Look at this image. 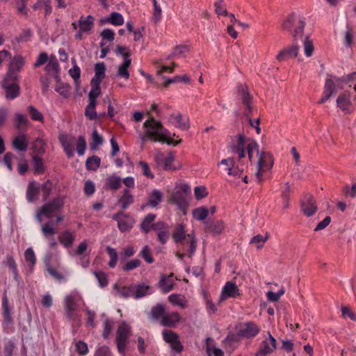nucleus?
I'll list each match as a JSON object with an SVG mask.
<instances>
[{
  "mask_svg": "<svg viewBox=\"0 0 356 356\" xmlns=\"http://www.w3.org/2000/svg\"><path fill=\"white\" fill-rule=\"evenodd\" d=\"M105 186L111 190L116 191L121 188V178L113 174L106 178L105 181Z\"/></svg>",
  "mask_w": 356,
  "mask_h": 356,
  "instance_id": "nucleus-35",
  "label": "nucleus"
},
{
  "mask_svg": "<svg viewBox=\"0 0 356 356\" xmlns=\"http://www.w3.org/2000/svg\"><path fill=\"white\" fill-rule=\"evenodd\" d=\"M239 95L241 97L243 104L245 107L244 115L246 117H249L252 112V108L251 107L252 97L249 92L243 86H241V89L239 90Z\"/></svg>",
  "mask_w": 356,
  "mask_h": 356,
  "instance_id": "nucleus-24",
  "label": "nucleus"
},
{
  "mask_svg": "<svg viewBox=\"0 0 356 356\" xmlns=\"http://www.w3.org/2000/svg\"><path fill=\"white\" fill-rule=\"evenodd\" d=\"M16 79L7 76L2 83V88L4 90L5 98L7 100H13L20 95V87Z\"/></svg>",
  "mask_w": 356,
  "mask_h": 356,
  "instance_id": "nucleus-8",
  "label": "nucleus"
},
{
  "mask_svg": "<svg viewBox=\"0 0 356 356\" xmlns=\"http://www.w3.org/2000/svg\"><path fill=\"white\" fill-rule=\"evenodd\" d=\"M64 205L63 198L60 197L53 199L51 202L44 204L37 212L36 218L41 222V216H44L47 218H51L53 214L58 212Z\"/></svg>",
  "mask_w": 356,
  "mask_h": 356,
  "instance_id": "nucleus-6",
  "label": "nucleus"
},
{
  "mask_svg": "<svg viewBox=\"0 0 356 356\" xmlns=\"http://www.w3.org/2000/svg\"><path fill=\"white\" fill-rule=\"evenodd\" d=\"M24 258L26 261L28 263V266L31 268H33L36 262V257L34 251L31 248L26 250L24 252Z\"/></svg>",
  "mask_w": 356,
  "mask_h": 356,
  "instance_id": "nucleus-55",
  "label": "nucleus"
},
{
  "mask_svg": "<svg viewBox=\"0 0 356 356\" xmlns=\"http://www.w3.org/2000/svg\"><path fill=\"white\" fill-rule=\"evenodd\" d=\"M24 65V59L22 56H14L10 63L8 76L12 78L13 79H17V73L21 70Z\"/></svg>",
  "mask_w": 356,
  "mask_h": 356,
  "instance_id": "nucleus-17",
  "label": "nucleus"
},
{
  "mask_svg": "<svg viewBox=\"0 0 356 356\" xmlns=\"http://www.w3.org/2000/svg\"><path fill=\"white\" fill-rule=\"evenodd\" d=\"M130 54H124V60L123 63L119 65L116 76L123 78L125 80L129 79L130 74L128 71V68L131 63V59L129 58Z\"/></svg>",
  "mask_w": 356,
  "mask_h": 356,
  "instance_id": "nucleus-25",
  "label": "nucleus"
},
{
  "mask_svg": "<svg viewBox=\"0 0 356 356\" xmlns=\"http://www.w3.org/2000/svg\"><path fill=\"white\" fill-rule=\"evenodd\" d=\"M134 202V196L128 188L122 191V196L118 200L122 209H127Z\"/></svg>",
  "mask_w": 356,
  "mask_h": 356,
  "instance_id": "nucleus-30",
  "label": "nucleus"
},
{
  "mask_svg": "<svg viewBox=\"0 0 356 356\" xmlns=\"http://www.w3.org/2000/svg\"><path fill=\"white\" fill-rule=\"evenodd\" d=\"M59 140L63 147H69L73 146L75 138L73 136L63 134L59 136Z\"/></svg>",
  "mask_w": 356,
  "mask_h": 356,
  "instance_id": "nucleus-61",
  "label": "nucleus"
},
{
  "mask_svg": "<svg viewBox=\"0 0 356 356\" xmlns=\"http://www.w3.org/2000/svg\"><path fill=\"white\" fill-rule=\"evenodd\" d=\"M95 18L92 15L81 16L77 22H73L72 26L74 29L81 30V32L89 33L93 28Z\"/></svg>",
  "mask_w": 356,
  "mask_h": 356,
  "instance_id": "nucleus-14",
  "label": "nucleus"
},
{
  "mask_svg": "<svg viewBox=\"0 0 356 356\" xmlns=\"http://www.w3.org/2000/svg\"><path fill=\"white\" fill-rule=\"evenodd\" d=\"M65 316L68 321H72L79 318L77 313L76 298L73 295L66 296L64 300Z\"/></svg>",
  "mask_w": 356,
  "mask_h": 356,
  "instance_id": "nucleus-7",
  "label": "nucleus"
},
{
  "mask_svg": "<svg viewBox=\"0 0 356 356\" xmlns=\"http://www.w3.org/2000/svg\"><path fill=\"white\" fill-rule=\"evenodd\" d=\"M337 106L345 113L353 111V105L349 93H342L337 99Z\"/></svg>",
  "mask_w": 356,
  "mask_h": 356,
  "instance_id": "nucleus-20",
  "label": "nucleus"
},
{
  "mask_svg": "<svg viewBox=\"0 0 356 356\" xmlns=\"http://www.w3.org/2000/svg\"><path fill=\"white\" fill-rule=\"evenodd\" d=\"M97 102L90 101L85 109V115L90 120H95L97 118V113L95 111Z\"/></svg>",
  "mask_w": 356,
  "mask_h": 356,
  "instance_id": "nucleus-51",
  "label": "nucleus"
},
{
  "mask_svg": "<svg viewBox=\"0 0 356 356\" xmlns=\"http://www.w3.org/2000/svg\"><path fill=\"white\" fill-rule=\"evenodd\" d=\"M181 316L179 313L165 312L164 316L160 321V324L164 327H175L180 321Z\"/></svg>",
  "mask_w": 356,
  "mask_h": 356,
  "instance_id": "nucleus-19",
  "label": "nucleus"
},
{
  "mask_svg": "<svg viewBox=\"0 0 356 356\" xmlns=\"http://www.w3.org/2000/svg\"><path fill=\"white\" fill-rule=\"evenodd\" d=\"M90 85L91 90L88 94L89 102L93 101V102H97L96 99L101 93L100 83L91 81Z\"/></svg>",
  "mask_w": 356,
  "mask_h": 356,
  "instance_id": "nucleus-44",
  "label": "nucleus"
},
{
  "mask_svg": "<svg viewBox=\"0 0 356 356\" xmlns=\"http://www.w3.org/2000/svg\"><path fill=\"white\" fill-rule=\"evenodd\" d=\"M101 159L99 156L93 155L87 159L86 167L89 170L95 171L100 165Z\"/></svg>",
  "mask_w": 356,
  "mask_h": 356,
  "instance_id": "nucleus-41",
  "label": "nucleus"
},
{
  "mask_svg": "<svg viewBox=\"0 0 356 356\" xmlns=\"http://www.w3.org/2000/svg\"><path fill=\"white\" fill-rule=\"evenodd\" d=\"M189 47L186 45H179L177 46L173 52L172 53V56H177V57H184L185 54L188 52Z\"/></svg>",
  "mask_w": 356,
  "mask_h": 356,
  "instance_id": "nucleus-63",
  "label": "nucleus"
},
{
  "mask_svg": "<svg viewBox=\"0 0 356 356\" xmlns=\"http://www.w3.org/2000/svg\"><path fill=\"white\" fill-rule=\"evenodd\" d=\"M133 287L134 288L133 297L136 299L145 296L148 293V291L149 289V286L144 284H140Z\"/></svg>",
  "mask_w": 356,
  "mask_h": 356,
  "instance_id": "nucleus-43",
  "label": "nucleus"
},
{
  "mask_svg": "<svg viewBox=\"0 0 356 356\" xmlns=\"http://www.w3.org/2000/svg\"><path fill=\"white\" fill-rule=\"evenodd\" d=\"M229 149L232 154L237 156L239 161L245 157L247 152L249 161L252 163L255 161L254 154L256 155L257 160L255 177L259 183L264 180V173L270 170L273 165V156L269 152H260L257 143L246 138L243 134L235 136V140H232Z\"/></svg>",
  "mask_w": 356,
  "mask_h": 356,
  "instance_id": "nucleus-1",
  "label": "nucleus"
},
{
  "mask_svg": "<svg viewBox=\"0 0 356 356\" xmlns=\"http://www.w3.org/2000/svg\"><path fill=\"white\" fill-rule=\"evenodd\" d=\"M32 159L34 172L38 175L42 174L45 170L42 159L37 155H33Z\"/></svg>",
  "mask_w": 356,
  "mask_h": 356,
  "instance_id": "nucleus-42",
  "label": "nucleus"
},
{
  "mask_svg": "<svg viewBox=\"0 0 356 356\" xmlns=\"http://www.w3.org/2000/svg\"><path fill=\"white\" fill-rule=\"evenodd\" d=\"M165 312V307L163 305L157 304L152 308L150 311V316L154 320L161 321Z\"/></svg>",
  "mask_w": 356,
  "mask_h": 356,
  "instance_id": "nucleus-39",
  "label": "nucleus"
},
{
  "mask_svg": "<svg viewBox=\"0 0 356 356\" xmlns=\"http://www.w3.org/2000/svg\"><path fill=\"white\" fill-rule=\"evenodd\" d=\"M299 47L296 44L282 49L277 55V59L279 61L286 60L289 58H295L298 54Z\"/></svg>",
  "mask_w": 356,
  "mask_h": 356,
  "instance_id": "nucleus-22",
  "label": "nucleus"
},
{
  "mask_svg": "<svg viewBox=\"0 0 356 356\" xmlns=\"http://www.w3.org/2000/svg\"><path fill=\"white\" fill-rule=\"evenodd\" d=\"M259 330V327L254 322L249 321L238 326L237 334L240 337L250 339L257 335Z\"/></svg>",
  "mask_w": 356,
  "mask_h": 356,
  "instance_id": "nucleus-12",
  "label": "nucleus"
},
{
  "mask_svg": "<svg viewBox=\"0 0 356 356\" xmlns=\"http://www.w3.org/2000/svg\"><path fill=\"white\" fill-rule=\"evenodd\" d=\"M39 193V186L35 181L29 183L26 189V200L29 202H34Z\"/></svg>",
  "mask_w": 356,
  "mask_h": 356,
  "instance_id": "nucleus-33",
  "label": "nucleus"
},
{
  "mask_svg": "<svg viewBox=\"0 0 356 356\" xmlns=\"http://www.w3.org/2000/svg\"><path fill=\"white\" fill-rule=\"evenodd\" d=\"M239 295L237 285L231 282H227L222 287L219 301L221 302L229 298H235Z\"/></svg>",
  "mask_w": 356,
  "mask_h": 356,
  "instance_id": "nucleus-18",
  "label": "nucleus"
},
{
  "mask_svg": "<svg viewBox=\"0 0 356 356\" xmlns=\"http://www.w3.org/2000/svg\"><path fill=\"white\" fill-rule=\"evenodd\" d=\"M27 111L33 120L42 122L44 120V116L35 107L33 106H29L27 108Z\"/></svg>",
  "mask_w": 356,
  "mask_h": 356,
  "instance_id": "nucleus-54",
  "label": "nucleus"
},
{
  "mask_svg": "<svg viewBox=\"0 0 356 356\" xmlns=\"http://www.w3.org/2000/svg\"><path fill=\"white\" fill-rule=\"evenodd\" d=\"M171 118H173L176 121V127L182 129L186 130L188 128V124L187 121H184L182 118V115L181 114L177 115H172Z\"/></svg>",
  "mask_w": 356,
  "mask_h": 356,
  "instance_id": "nucleus-62",
  "label": "nucleus"
},
{
  "mask_svg": "<svg viewBox=\"0 0 356 356\" xmlns=\"http://www.w3.org/2000/svg\"><path fill=\"white\" fill-rule=\"evenodd\" d=\"M168 300L173 305L179 306L182 309L187 307V300L184 296L179 294H171L168 296Z\"/></svg>",
  "mask_w": 356,
  "mask_h": 356,
  "instance_id": "nucleus-37",
  "label": "nucleus"
},
{
  "mask_svg": "<svg viewBox=\"0 0 356 356\" xmlns=\"http://www.w3.org/2000/svg\"><path fill=\"white\" fill-rule=\"evenodd\" d=\"M106 250L110 258L109 262L108 264V266L111 268H113L115 267L118 259L117 251L115 248L110 246H107Z\"/></svg>",
  "mask_w": 356,
  "mask_h": 356,
  "instance_id": "nucleus-45",
  "label": "nucleus"
},
{
  "mask_svg": "<svg viewBox=\"0 0 356 356\" xmlns=\"http://www.w3.org/2000/svg\"><path fill=\"white\" fill-rule=\"evenodd\" d=\"M124 17L120 13L113 12L109 16L101 20L102 24L108 23L114 26H121L124 24Z\"/></svg>",
  "mask_w": 356,
  "mask_h": 356,
  "instance_id": "nucleus-28",
  "label": "nucleus"
},
{
  "mask_svg": "<svg viewBox=\"0 0 356 356\" xmlns=\"http://www.w3.org/2000/svg\"><path fill=\"white\" fill-rule=\"evenodd\" d=\"M192 213L195 219H196L197 220L202 221L205 220L206 218L207 217L209 210L206 207H200L193 209Z\"/></svg>",
  "mask_w": 356,
  "mask_h": 356,
  "instance_id": "nucleus-46",
  "label": "nucleus"
},
{
  "mask_svg": "<svg viewBox=\"0 0 356 356\" xmlns=\"http://www.w3.org/2000/svg\"><path fill=\"white\" fill-rule=\"evenodd\" d=\"M163 340L168 343L170 348L177 353H181L184 347L180 342L179 335L175 332L169 330H164L162 332Z\"/></svg>",
  "mask_w": 356,
  "mask_h": 356,
  "instance_id": "nucleus-11",
  "label": "nucleus"
},
{
  "mask_svg": "<svg viewBox=\"0 0 356 356\" xmlns=\"http://www.w3.org/2000/svg\"><path fill=\"white\" fill-rule=\"evenodd\" d=\"M33 149L37 154H43L45 152L44 141L37 138L33 143Z\"/></svg>",
  "mask_w": 356,
  "mask_h": 356,
  "instance_id": "nucleus-64",
  "label": "nucleus"
},
{
  "mask_svg": "<svg viewBox=\"0 0 356 356\" xmlns=\"http://www.w3.org/2000/svg\"><path fill=\"white\" fill-rule=\"evenodd\" d=\"M112 218L118 222V227L122 232H129L135 222L134 219L130 215L122 211L113 214Z\"/></svg>",
  "mask_w": 356,
  "mask_h": 356,
  "instance_id": "nucleus-9",
  "label": "nucleus"
},
{
  "mask_svg": "<svg viewBox=\"0 0 356 356\" xmlns=\"http://www.w3.org/2000/svg\"><path fill=\"white\" fill-rule=\"evenodd\" d=\"M106 65L104 63H97L95 65V75L91 81L101 83L105 78Z\"/></svg>",
  "mask_w": 356,
  "mask_h": 356,
  "instance_id": "nucleus-31",
  "label": "nucleus"
},
{
  "mask_svg": "<svg viewBox=\"0 0 356 356\" xmlns=\"http://www.w3.org/2000/svg\"><path fill=\"white\" fill-rule=\"evenodd\" d=\"M356 72L344 75L341 77L327 74V79H331L334 83V92L339 89H343V85L355 79Z\"/></svg>",
  "mask_w": 356,
  "mask_h": 356,
  "instance_id": "nucleus-21",
  "label": "nucleus"
},
{
  "mask_svg": "<svg viewBox=\"0 0 356 356\" xmlns=\"http://www.w3.org/2000/svg\"><path fill=\"white\" fill-rule=\"evenodd\" d=\"M103 143V138L99 134L97 130L95 129L92 133V141L90 144L91 149H96L99 146Z\"/></svg>",
  "mask_w": 356,
  "mask_h": 356,
  "instance_id": "nucleus-50",
  "label": "nucleus"
},
{
  "mask_svg": "<svg viewBox=\"0 0 356 356\" xmlns=\"http://www.w3.org/2000/svg\"><path fill=\"white\" fill-rule=\"evenodd\" d=\"M41 231L46 238H50L51 237H53L56 234V229L50 224V222H47L42 225Z\"/></svg>",
  "mask_w": 356,
  "mask_h": 356,
  "instance_id": "nucleus-56",
  "label": "nucleus"
},
{
  "mask_svg": "<svg viewBox=\"0 0 356 356\" xmlns=\"http://www.w3.org/2000/svg\"><path fill=\"white\" fill-rule=\"evenodd\" d=\"M13 147L19 152H25L28 148V142L24 134L17 136L13 139Z\"/></svg>",
  "mask_w": 356,
  "mask_h": 356,
  "instance_id": "nucleus-34",
  "label": "nucleus"
},
{
  "mask_svg": "<svg viewBox=\"0 0 356 356\" xmlns=\"http://www.w3.org/2000/svg\"><path fill=\"white\" fill-rule=\"evenodd\" d=\"M114 289L116 290L118 294L122 298L133 297L134 292V288L133 286L129 287H118L117 284L115 285Z\"/></svg>",
  "mask_w": 356,
  "mask_h": 356,
  "instance_id": "nucleus-49",
  "label": "nucleus"
},
{
  "mask_svg": "<svg viewBox=\"0 0 356 356\" xmlns=\"http://www.w3.org/2000/svg\"><path fill=\"white\" fill-rule=\"evenodd\" d=\"M268 239V236H263L261 234H257L252 238L250 241V243L254 244L257 248H261L263 247L264 244Z\"/></svg>",
  "mask_w": 356,
  "mask_h": 356,
  "instance_id": "nucleus-57",
  "label": "nucleus"
},
{
  "mask_svg": "<svg viewBox=\"0 0 356 356\" xmlns=\"http://www.w3.org/2000/svg\"><path fill=\"white\" fill-rule=\"evenodd\" d=\"M305 25L306 21L303 16L292 14L284 20L282 28L290 33L296 42L302 39Z\"/></svg>",
  "mask_w": 356,
  "mask_h": 356,
  "instance_id": "nucleus-4",
  "label": "nucleus"
},
{
  "mask_svg": "<svg viewBox=\"0 0 356 356\" xmlns=\"http://www.w3.org/2000/svg\"><path fill=\"white\" fill-rule=\"evenodd\" d=\"M182 245V250L189 257H193L196 251L197 241L194 235L188 234L187 240L184 243H179Z\"/></svg>",
  "mask_w": 356,
  "mask_h": 356,
  "instance_id": "nucleus-23",
  "label": "nucleus"
},
{
  "mask_svg": "<svg viewBox=\"0 0 356 356\" xmlns=\"http://www.w3.org/2000/svg\"><path fill=\"white\" fill-rule=\"evenodd\" d=\"M191 188L186 184H181L169 197V202L177 206L183 214H186L191 199Z\"/></svg>",
  "mask_w": 356,
  "mask_h": 356,
  "instance_id": "nucleus-3",
  "label": "nucleus"
},
{
  "mask_svg": "<svg viewBox=\"0 0 356 356\" xmlns=\"http://www.w3.org/2000/svg\"><path fill=\"white\" fill-rule=\"evenodd\" d=\"M276 346V339L268 332V338L261 341L255 356H267L274 351Z\"/></svg>",
  "mask_w": 356,
  "mask_h": 356,
  "instance_id": "nucleus-13",
  "label": "nucleus"
},
{
  "mask_svg": "<svg viewBox=\"0 0 356 356\" xmlns=\"http://www.w3.org/2000/svg\"><path fill=\"white\" fill-rule=\"evenodd\" d=\"M143 127L145 129V134L140 137L143 142L150 139L154 142L172 143L170 133L159 121L156 120L153 117H149L144 122Z\"/></svg>",
  "mask_w": 356,
  "mask_h": 356,
  "instance_id": "nucleus-2",
  "label": "nucleus"
},
{
  "mask_svg": "<svg viewBox=\"0 0 356 356\" xmlns=\"http://www.w3.org/2000/svg\"><path fill=\"white\" fill-rule=\"evenodd\" d=\"M302 40L303 42L304 53L307 57H310L314 50L313 42L307 35L304 38H302Z\"/></svg>",
  "mask_w": 356,
  "mask_h": 356,
  "instance_id": "nucleus-48",
  "label": "nucleus"
},
{
  "mask_svg": "<svg viewBox=\"0 0 356 356\" xmlns=\"http://www.w3.org/2000/svg\"><path fill=\"white\" fill-rule=\"evenodd\" d=\"M92 274L95 275L96 279L99 282V286L102 288L106 287L108 284V277L107 275L101 270H94L92 271Z\"/></svg>",
  "mask_w": 356,
  "mask_h": 356,
  "instance_id": "nucleus-47",
  "label": "nucleus"
},
{
  "mask_svg": "<svg viewBox=\"0 0 356 356\" xmlns=\"http://www.w3.org/2000/svg\"><path fill=\"white\" fill-rule=\"evenodd\" d=\"M156 218L154 213H148L143 220L140 224V229L145 233H148L152 229V225Z\"/></svg>",
  "mask_w": 356,
  "mask_h": 356,
  "instance_id": "nucleus-38",
  "label": "nucleus"
},
{
  "mask_svg": "<svg viewBox=\"0 0 356 356\" xmlns=\"http://www.w3.org/2000/svg\"><path fill=\"white\" fill-rule=\"evenodd\" d=\"M174 156L172 152H168L167 155H165L162 153H159L155 156V161L156 163L165 170L175 169L172 166Z\"/></svg>",
  "mask_w": 356,
  "mask_h": 356,
  "instance_id": "nucleus-16",
  "label": "nucleus"
},
{
  "mask_svg": "<svg viewBox=\"0 0 356 356\" xmlns=\"http://www.w3.org/2000/svg\"><path fill=\"white\" fill-rule=\"evenodd\" d=\"M163 193L158 189H154L148 196L147 202L142 206V208L149 207L154 208L162 201Z\"/></svg>",
  "mask_w": 356,
  "mask_h": 356,
  "instance_id": "nucleus-26",
  "label": "nucleus"
},
{
  "mask_svg": "<svg viewBox=\"0 0 356 356\" xmlns=\"http://www.w3.org/2000/svg\"><path fill=\"white\" fill-rule=\"evenodd\" d=\"M215 12L218 15H228L223 0H216L214 3Z\"/></svg>",
  "mask_w": 356,
  "mask_h": 356,
  "instance_id": "nucleus-59",
  "label": "nucleus"
},
{
  "mask_svg": "<svg viewBox=\"0 0 356 356\" xmlns=\"http://www.w3.org/2000/svg\"><path fill=\"white\" fill-rule=\"evenodd\" d=\"M29 124V120L27 117L22 113H15V127L17 129H19L22 127H26Z\"/></svg>",
  "mask_w": 356,
  "mask_h": 356,
  "instance_id": "nucleus-53",
  "label": "nucleus"
},
{
  "mask_svg": "<svg viewBox=\"0 0 356 356\" xmlns=\"http://www.w3.org/2000/svg\"><path fill=\"white\" fill-rule=\"evenodd\" d=\"M113 321L111 319L106 318L103 323V333L102 336L104 339L108 338L111 332L113 329Z\"/></svg>",
  "mask_w": 356,
  "mask_h": 356,
  "instance_id": "nucleus-58",
  "label": "nucleus"
},
{
  "mask_svg": "<svg viewBox=\"0 0 356 356\" xmlns=\"http://www.w3.org/2000/svg\"><path fill=\"white\" fill-rule=\"evenodd\" d=\"M205 232L214 236L220 235L225 229V223L220 220H209L204 222Z\"/></svg>",
  "mask_w": 356,
  "mask_h": 356,
  "instance_id": "nucleus-15",
  "label": "nucleus"
},
{
  "mask_svg": "<svg viewBox=\"0 0 356 356\" xmlns=\"http://www.w3.org/2000/svg\"><path fill=\"white\" fill-rule=\"evenodd\" d=\"M131 335V328L126 323H122L117 330L115 342L119 353L125 356V350Z\"/></svg>",
  "mask_w": 356,
  "mask_h": 356,
  "instance_id": "nucleus-5",
  "label": "nucleus"
},
{
  "mask_svg": "<svg viewBox=\"0 0 356 356\" xmlns=\"http://www.w3.org/2000/svg\"><path fill=\"white\" fill-rule=\"evenodd\" d=\"M86 148V142L83 136H80L76 142V151L79 156L84 154Z\"/></svg>",
  "mask_w": 356,
  "mask_h": 356,
  "instance_id": "nucleus-60",
  "label": "nucleus"
},
{
  "mask_svg": "<svg viewBox=\"0 0 356 356\" xmlns=\"http://www.w3.org/2000/svg\"><path fill=\"white\" fill-rule=\"evenodd\" d=\"M184 226L182 224L177 225L172 233V238L176 243H184L187 240Z\"/></svg>",
  "mask_w": 356,
  "mask_h": 356,
  "instance_id": "nucleus-29",
  "label": "nucleus"
},
{
  "mask_svg": "<svg viewBox=\"0 0 356 356\" xmlns=\"http://www.w3.org/2000/svg\"><path fill=\"white\" fill-rule=\"evenodd\" d=\"M58 240L65 248H70L74 241V236L72 232L68 230L62 232L59 236Z\"/></svg>",
  "mask_w": 356,
  "mask_h": 356,
  "instance_id": "nucleus-36",
  "label": "nucleus"
},
{
  "mask_svg": "<svg viewBox=\"0 0 356 356\" xmlns=\"http://www.w3.org/2000/svg\"><path fill=\"white\" fill-rule=\"evenodd\" d=\"M70 88L69 84L60 83L55 88V90L63 98H67L70 95Z\"/></svg>",
  "mask_w": 356,
  "mask_h": 356,
  "instance_id": "nucleus-52",
  "label": "nucleus"
},
{
  "mask_svg": "<svg viewBox=\"0 0 356 356\" xmlns=\"http://www.w3.org/2000/svg\"><path fill=\"white\" fill-rule=\"evenodd\" d=\"M333 93H334V83L331 79H326L324 86L323 95L318 102V104H323L327 102Z\"/></svg>",
  "mask_w": 356,
  "mask_h": 356,
  "instance_id": "nucleus-32",
  "label": "nucleus"
},
{
  "mask_svg": "<svg viewBox=\"0 0 356 356\" xmlns=\"http://www.w3.org/2000/svg\"><path fill=\"white\" fill-rule=\"evenodd\" d=\"M301 211L307 217L313 216L317 211L316 202L311 194H307L300 202Z\"/></svg>",
  "mask_w": 356,
  "mask_h": 356,
  "instance_id": "nucleus-10",
  "label": "nucleus"
},
{
  "mask_svg": "<svg viewBox=\"0 0 356 356\" xmlns=\"http://www.w3.org/2000/svg\"><path fill=\"white\" fill-rule=\"evenodd\" d=\"M2 316L3 318V323L6 325H8L13 323V318L8 306V300L6 294L3 295L2 298Z\"/></svg>",
  "mask_w": 356,
  "mask_h": 356,
  "instance_id": "nucleus-27",
  "label": "nucleus"
},
{
  "mask_svg": "<svg viewBox=\"0 0 356 356\" xmlns=\"http://www.w3.org/2000/svg\"><path fill=\"white\" fill-rule=\"evenodd\" d=\"M159 286L163 293H168L173 289V282L170 277L162 275L161 280L159 282Z\"/></svg>",
  "mask_w": 356,
  "mask_h": 356,
  "instance_id": "nucleus-40",
  "label": "nucleus"
}]
</instances>
